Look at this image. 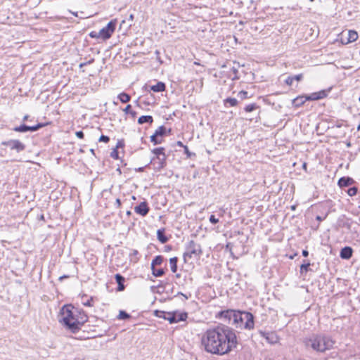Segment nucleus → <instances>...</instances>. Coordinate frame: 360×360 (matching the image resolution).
Masks as SVG:
<instances>
[{
	"mask_svg": "<svg viewBox=\"0 0 360 360\" xmlns=\"http://www.w3.org/2000/svg\"><path fill=\"white\" fill-rule=\"evenodd\" d=\"M238 344L235 330L223 323L207 329L201 338L202 348L213 355L229 354L237 347Z\"/></svg>",
	"mask_w": 360,
	"mask_h": 360,
	"instance_id": "1",
	"label": "nucleus"
},
{
	"mask_svg": "<svg viewBox=\"0 0 360 360\" xmlns=\"http://www.w3.org/2000/svg\"><path fill=\"white\" fill-rule=\"evenodd\" d=\"M302 342L306 349L321 353L331 349L335 344L331 337L323 334H311L304 338Z\"/></svg>",
	"mask_w": 360,
	"mask_h": 360,
	"instance_id": "2",
	"label": "nucleus"
},
{
	"mask_svg": "<svg viewBox=\"0 0 360 360\" xmlns=\"http://www.w3.org/2000/svg\"><path fill=\"white\" fill-rule=\"evenodd\" d=\"M60 313L64 326L73 333L78 332L75 321L79 313L78 309L71 304H68L63 307Z\"/></svg>",
	"mask_w": 360,
	"mask_h": 360,
	"instance_id": "3",
	"label": "nucleus"
},
{
	"mask_svg": "<svg viewBox=\"0 0 360 360\" xmlns=\"http://www.w3.org/2000/svg\"><path fill=\"white\" fill-rule=\"evenodd\" d=\"M232 325L236 328H244L252 330L254 328V316L252 313L248 311H236Z\"/></svg>",
	"mask_w": 360,
	"mask_h": 360,
	"instance_id": "4",
	"label": "nucleus"
},
{
	"mask_svg": "<svg viewBox=\"0 0 360 360\" xmlns=\"http://www.w3.org/2000/svg\"><path fill=\"white\" fill-rule=\"evenodd\" d=\"M202 254L201 245L194 240H190L186 246V252L184 253L183 257L185 262H187V258H199Z\"/></svg>",
	"mask_w": 360,
	"mask_h": 360,
	"instance_id": "5",
	"label": "nucleus"
},
{
	"mask_svg": "<svg viewBox=\"0 0 360 360\" xmlns=\"http://www.w3.org/2000/svg\"><path fill=\"white\" fill-rule=\"evenodd\" d=\"M117 22L116 19L111 20L105 27L99 31V34L101 35L103 40H107L111 37L115 30Z\"/></svg>",
	"mask_w": 360,
	"mask_h": 360,
	"instance_id": "6",
	"label": "nucleus"
},
{
	"mask_svg": "<svg viewBox=\"0 0 360 360\" xmlns=\"http://www.w3.org/2000/svg\"><path fill=\"white\" fill-rule=\"evenodd\" d=\"M1 146L8 147L11 150H15L17 153H20L25 150V145L18 139H10L4 141L1 143Z\"/></svg>",
	"mask_w": 360,
	"mask_h": 360,
	"instance_id": "7",
	"label": "nucleus"
},
{
	"mask_svg": "<svg viewBox=\"0 0 360 360\" xmlns=\"http://www.w3.org/2000/svg\"><path fill=\"white\" fill-rule=\"evenodd\" d=\"M164 315L166 316L165 319L169 321L170 323L185 321L188 316L186 312L179 313L177 311L167 312V314H165Z\"/></svg>",
	"mask_w": 360,
	"mask_h": 360,
	"instance_id": "8",
	"label": "nucleus"
},
{
	"mask_svg": "<svg viewBox=\"0 0 360 360\" xmlns=\"http://www.w3.org/2000/svg\"><path fill=\"white\" fill-rule=\"evenodd\" d=\"M45 125H46V124H44V123H38L33 126H28L25 124H22L20 126L13 127V130L14 131L20 132V133H25L27 131L34 132V131H37L39 129L42 128Z\"/></svg>",
	"mask_w": 360,
	"mask_h": 360,
	"instance_id": "9",
	"label": "nucleus"
},
{
	"mask_svg": "<svg viewBox=\"0 0 360 360\" xmlns=\"http://www.w3.org/2000/svg\"><path fill=\"white\" fill-rule=\"evenodd\" d=\"M236 311L232 309L223 310L217 314L216 317L228 324H232Z\"/></svg>",
	"mask_w": 360,
	"mask_h": 360,
	"instance_id": "10",
	"label": "nucleus"
},
{
	"mask_svg": "<svg viewBox=\"0 0 360 360\" xmlns=\"http://www.w3.org/2000/svg\"><path fill=\"white\" fill-rule=\"evenodd\" d=\"M330 89H328V90H321L318 92H314L312 94L305 96V100L318 101L328 96V94L330 91Z\"/></svg>",
	"mask_w": 360,
	"mask_h": 360,
	"instance_id": "11",
	"label": "nucleus"
},
{
	"mask_svg": "<svg viewBox=\"0 0 360 360\" xmlns=\"http://www.w3.org/2000/svg\"><path fill=\"white\" fill-rule=\"evenodd\" d=\"M149 211L150 207L146 201L141 202L134 207V212L142 217L146 216Z\"/></svg>",
	"mask_w": 360,
	"mask_h": 360,
	"instance_id": "12",
	"label": "nucleus"
},
{
	"mask_svg": "<svg viewBox=\"0 0 360 360\" xmlns=\"http://www.w3.org/2000/svg\"><path fill=\"white\" fill-rule=\"evenodd\" d=\"M88 320V316L85 314L84 311H79L77 314L75 321V325L78 328V331L80 330L81 326H82Z\"/></svg>",
	"mask_w": 360,
	"mask_h": 360,
	"instance_id": "13",
	"label": "nucleus"
},
{
	"mask_svg": "<svg viewBox=\"0 0 360 360\" xmlns=\"http://www.w3.org/2000/svg\"><path fill=\"white\" fill-rule=\"evenodd\" d=\"M353 250L349 246L342 248L340 252V257L343 259H349L352 257Z\"/></svg>",
	"mask_w": 360,
	"mask_h": 360,
	"instance_id": "14",
	"label": "nucleus"
},
{
	"mask_svg": "<svg viewBox=\"0 0 360 360\" xmlns=\"http://www.w3.org/2000/svg\"><path fill=\"white\" fill-rule=\"evenodd\" d=\"M353 183L354 180L352 178L349 176H343L338 180V184L340 188H342L347 187L352 185Z\"/></svg>",
	"mask_w": 360,
	"mask_h": 360,
	"instance_id": "15",
	"label": "nucleus"
},
{
	"mask_svg": "<svg viewBox=\"0 0 360 360\" xmlns=\"http://www.w3.org/2000/svg\"><path fill=\"white\" fill-rule=\"evenodd\" d=\"M115 281L117 283V291H122L124 290L125 286L124 285L125 278L120 274H117L115 276Z\"/></svg>",
	"mask_w": 360,
	"mask_h": 360,
	"instance_id": "16",
	"label": "nucleus"
},
{
	"mask_svg": "<svg viewBox=\"0 0 360 360\" xmlns=\"http://www.w3.org/2000/svg\"><path fill=\"white\" fill-rule=\"evenodd\" d=\"M157 238L162 244L166 243L169 240V238L165 235V229L164 228L157 231Z\"/></svg>",
	"mask_w": 360,
	"mask_h": 360,
	"instance_id": "17",
	"label": "nucleus"
},
{
	"mask_svg": "<svg viewBox=\"0 0 360 360\" xmlns=\"http://www.w3.org/2000/svg\"><path fill=\"white\" fill-rule=\"evenodd\" d=\"M166 89V85L162 82H158L156 84L150 86V90L154 92H162Z\"/></svg>",
	"mask_w": 360,
	"mask_h": 360,
	"instance_id": "18",
	"label": "nucleus"
},
{
	"mask_svg": "<svg viewBox=\"0 0 360 360\" xmlns=\"http://www.w3.org/2000/svg\"><path fill=\"white\" fill-rule=\"evenodd\" d=\"M153 122V117L151 115H142L139 117L138 123L143 124L145 123L151 124Z\"/></svg>",
	"mask_w": 360,
	"mask_h": 360,
	"instance_id": "19",
	"label": "nucleus"
},
{
	"mask_svg": "<svg viewBox=\"0 0 360 360\" xmlns=\"http://www.w3.org/2000/svg\"><path fill=\"white\" fill-rule=\"evenodd\" d=\"M306 101L307 100H305V96H297L292 100V105L295 107H300L305 103Z\"/></svg>",
	"mask_w": 360,
	"mask_h": 360,
	"instance_id": "20",
	"label": "nucleus"
},
{
	"mask_svg": "<svg viewBox=\"0 0 360 360\" xmlns=\"http://www.w3.org/2000/svg\"><path fill=\"white\" fill-rule=\"evenodd\" d=\"M238 103V100L235 98H227L224 100V104L226 107L228 105L231 107L236 106Z\"/></svg>",
	"mask_w": 360,
	"mask_h": 360,
	"instance_id": "21",
	"label": "nucleus"
},
{
	"mask_svg": "<svg viewBox=\"0 0 360 360\" xmlns=\"http://www.w3.org/2000/svg\"><path fill=\"white\" fill-rule=\"evenodd\" d=\"M178 257H174L169 259L170 266H171V271L173 273H176L177 271V262H178Z\"/></svg>",
	"mask_w": 360,
	"mask_h": 360,
	"instance_id": "22",
	"label": "nucleus"
},
{
	"mask_svg": "<svg viewBox=\"0 0 360 360\" xmlns=\"http://www.w3.org/2000/svg\"><path fill=\"white\" fill-rule=\"evenodd\" d=\"M118 98L122 103H126L130 101L131 96L124 92H122L118 95Z\"/></svg>",
	"mask_w": 360,
	"mask_h": 360,
	"instance_id": "23",
	"label": "nucleus"
},
{
	"mask_svg": "<svg viewBox=\"0 0 360 360\" xmlns=\"http://www.w3.org/2000/svg\"><path fill=\"white\" fill-rule=\"evenodd\" d=\"M163 262V257L162 255H158L155 257L151 262V269H153L154 266L160 265Z\"/></svg>",
	"mask_w": 360,
	"mask_h": 360,
	"instance_id": "24",
	"label": "nucleus"
},
{
	"mask_svg": "<svg viewBox=\"0 0 360 360\" xmlns=\"http://www.w3.org/2000/svg\"><path fill=\"white\" fill-rule=\"evenodd\" d=\"M155 135L159 137H163L167 134V129L165 126L159 127L155 131Z\"/></svg>",
	"mask_w": 360,
	"mask_h": 360,
	"instance_id": "25",
	"label": "nucleus"
},
{
	"mask_svg": "<svg viewBox=\"0 0 360 360\" xmlns=\"http://www.w3.org/2000/svg\"><path fill=\"white\" fill-rule=\"evenodd\" d=\"M348 35V42H354L358 39V33L354 30H349Z\"/></svg>",
	"mask_w": 360,
	"mask_h": 360,
	"instance_id": "26",
	"label": "nucleus"
},
{
	"mask_svg": "<svg viewBox=\"0 0 360 360\" xmlns=\"http://www.w3.org/2000/svg\"><path fill=\"white\" fill-rule=\"evenodd\" d=\"M159 162H158V169H161L162 168H164L166 165V159H167V157H166V155H163L162 156H160L159 158H156Z\"/></svg>",
	"mask_w": 360,
	"mask_h": 360,
	"instance_id": "27",
	"label": "nucleus"
},
{
	"mask_svg": "<svg viewBox=\"0 0 360 360\" xmlns=\"http://www.w3.org/2000/svg\"><path fill=\"white\" fill-rule=\"evenodd\" d=\"M165 148L159 147V148H154L152 150V153L155 155L156 158H159L160 156H162L165 154Z\"/></svg>",
	"mask_w": 360,
	"mask_h": 360,
	"instance_id": "28",
	"label": "nucleus"
},
{
	"mask_svg": "<svg viewBox=\"0 0 360 360\" xmlns=\"http://www.w3.org/2000/svg\"><path fill=\"white\" fill-rule=\"evenodd\" d=\"M152 270V274L155 276V277H160L162 276H163L165 274V270L163 269H155V267L154 266L153 269H151Z\"/></svg>",
	"mask_w": 360,
	"mask_h": 360,
	"instance_id": "29",
	"label": "nucleus"
},
{
	"mask_svg": "<svg viewBox=\"0 0 360 360\" xmlns=\"http://www.w3.org/2000/svg\"><path fill=\"white\" fill-rule=\"evenodd\" d=\"M311 264L309 261L304 260V263L300 266V273L307 272L309 269Z\"/></svg>",
	"mask_w": 360,
	"mask_h": 360,
	"instance_id": "30",
	"label": "nucleus"
},
{
	"mask_svg": "<svg viewBox=\"0 0 360 360\" xmlns=\"http://www.w3.org/2000/svg\"><path fill=\"white\" fill-rule=\"evenodd\" d=\"M257 108H259V106L256 103H251V104L247 105L245 107L244 110L247 112H252V111L257 110Z\"/></svg>",
	"mask_w": 360,
	"mask_h": 360,
	"instance_id": "31",
	"label": "nucleus"
},
{
	"mask_svg": "<svg viewBox=\"0 0 360 360\" xmlns=\"http://www.w3.org/2000/svg\"><path fill=\"white\" fill-rule=\"evenodd\" d=\"M150 141L154 145H158V144H160L162 143V139H160L159 136L155 135V133H154L152 136H150Z\"/></svg>",
	"mask_w": 360,
	"mask_h": 360,
	"instance_id": "32",
	"label": "nucleus"
},
{
	"mask_svg": "<svg viewBox=\"0 0 360 360\" xmlns=\"http://www.w3.org/2000/svg\"><path fill=\"white\" fill-rule=\"evenodd\" d=\"M124 112L126 114H130L132 117H136V112L131 110V105L130 104H128L125 108L124 109Z\"/></svg>",
	"mask_w": 360,
	"mask_h": 360,
	"instance_id": "33",
	"label": "nucleus"
},
{
	"mask_svg": "<svg viewBox=\"0 0 360 360\" xmlns=\"http://www.w3.org/2000/svg\"><path fill=\"white\" fill-rule=\"evenodd\" d=\"M131 317L130 314L127 313L125 311L120 310L117 318L120 320H126Z\"/></svg>",
	"mask_w": 360,
	"mask_h": 360,
	"instance_id": "34",
	"label": "nucleus"
},
{
	"mask_svg": "<svg viewBox=\"0 0 360 360\" xmlns=\"http://www.w3.org/2000/svg\"><path fill=\"white\" fill-rule=\"evenodd\" d=\"M358 189L356 187L353 186L348 189L347 193L349 196H354L356 195Z\"/></svg>",
	"mask_w": 360,
	"mask_h": 360,
	"instance_id": "35",
	"label": "nucleus"
},
{
	"mask_svg": "<svg viewBox=\"0 0 360 360\" xmlns=\"http://www.w3.org/2000/svg\"><path fill=\"white\" fill-rule=\"evenodd\" d=\"M89 35L91 38L101 39V35L99 34V31H91Z\"/></svg>",
	"mask_w": 360,
	"mask_h": 360,
	"instance_id": "36",
	"label": "nucleus"
},
{
	"mask_svg": "<svg viewBox=\"0 0 360 360\" xmlns=\"http://www.w3.org/2000/svg\"><path fill=\"white\" fill-rule=\"evenodd\" d=\"M155 315L159 317V318H162L165 319V317H166V316H165L164 314H167V312L166 311H159V310H156L155 311Z\"/></svg>",
	"mask_w": 360,
	"mask_h": 360,
	"instance_id": "37",
	"label": "nucleus"
},
{
	"mask_svg": "<svg viewBox=\"0 0 360 360\" xmlns=\"http://www.w3.org/2000/svg\"><path fill=\"white\" fill-rule=\"evenodd\" d=\"M209 221L211 224H216L219 222V219L216 218L214 215L212 214L209 218Z\"/></svg>",
	"mask_w": 360,
	"mask_h": 360,
	"instance_id": "38",
	"label": "nucleus"
},
{
	"mask_svg": "<svg viewBox=\"0 0 360 360\" xmlns=\"http://www.w3.org/2000/svg\"><path fill=\"white\" fill-rule=\"evenodd\" d=\"M238 96L243 100V99H245L247 98L248 96V92L245 91H240Z\"/></svg>",
	"mask_w": 360,
	"mask_h": 360,
	"instance_id": "39",
	"label": "nucleus"
},
{
	"mask_svg": "<svg viewBox=\"0 0 360 360\" xmlns=\"http://www.w3.org/2000/svg\"><path fill=\"white\" fill-rule=\"evenodd\" d=\"M100 142L108 143L110 141V138L105 135H101L98 140Z\"/></svg>",
	"mask_w": 360,
	"mask_h": 360,
	"instance_id": "40",
	"label": "nucleus"
},
{
	"mask_svg": "<svg viewBox=\"0 0 360 360\" xmlns=\"http://www.w3.org/2000/svg\"><path fill=\"white\" fill-rule=\"evenodd\" d=\"M184 152L186 154L188 158H191L192 156H195V154L194 153H191L189 151L188 146H184Z\"/></svg>",
	"mask_w": 360,
	"mask_h": 360,
	"instance_id": "41",
	"label": "nucleus"
},
{
	"mask_svg": "<svg viewBox=\"0 0 360 360\" xmlns=\"http://www.w3.org/2000/svg\"><path fill=\"white\" fill-rule=\"evenodd\" d=\"M292 79L295 81H297V82H300L302 79L303 78V75L302 74H298V75H293L292 76Z\"/></svg>",
	"mask_w": 360,
	"mask_h": 360,
	"instance_id": "42",
	"label": "nucleus"
},
{
	"mask_svg": "<svg viewBox=\"0 0 360 360\" xmlns=\"http://www.w3.org/2000/svg\"><path fill=\"white\" fill-rule=\"evenodd\" d=\"M293 82H294V80L292 79V76L288 77L286 78V79L285 80V84L289 86H291Z\"/></svg>",
	"mask_w": 360,
	"mask_h": 360,
	"instance_id": "43",
	"label": "nucleus"
},
{
	"mask_svg": "<svg viewBox=\"0 0 360 360\" xmlns=\"http://www.w3.org/2000/svg\"><path fill=\"white\" fill-rule=\"evenodd\" d=\"M110 156L114 159H118V152L117 150H114L111 152Z\"/></svg>",
	"mask_w": 360,
	"mask_h": 360,
	"instance_id": "44",
	"label": "nucleus"
},
{
	"mask_svg": "<svg viewBox=\"0 0 360 360\" xmlns=\"http://www.w3.org/2000/svg\"><path fill=\"white\" fill-rule=\"evenodd\" d=\"M92 302H93V298L91 297L86 302H84V305L86 306V307H91L93 305Z\"/></svg>",
	"mask_w": 360,
	"mask_h": 360,
	"instance_id": "45",
	"label": "nucleus"
},
{
	"mask_svg": "<svg viewBox=\"0 0 360 360\" xmlns=\"http://www.w3.org/2000/svg\"><path fill=\"white\" fill-rule=\"evenodd\" d=\"M76 136L79 139H83L84 136V134L82 131H78L76 132Z\"/></svg>",
	"mask_w": 360,
	"mask_h": 360,
	"instance_id": "46",
	"label": "nucleus"
},
{
	"mask_svg": "<svg viewBox=\"0 0 360 360\" xmlns=\"http://www.w3.org/2000/svg\"><path fill=\"white\" fill-rule=\"evenodd\" d=\"M172 250V245H167L165 246V252H169V251H171Z\"/></svg>",
	"mask_w": 360,
	"mask_h": 360,
	"instance_id": "47",
	"label": "nucleus"
},
{
	"mask_svg": "<svg viewBox=\"0 0 360 360\" xmlns=\"http://www.w3.org/2000/svg\"><path fill=\"white\" fill-rule=\"evenodd\" d=\"M302 254L306 257L309 255V252L307 250H303Z\"/></svg>",
	"mask_w": 360,
	"mask_h": 360,
	"instance_id": "48",
	"label": "nucleus"
},
{
	"mask_svg": "<svg viewBox=\"0 0 360 360\" xmlns=\"http://www.w3.org/2000/svg\"><path fill=\"white\" fill-rule=\"evenodd\" d=\"M325 218H326V217H322L321 216H316V220L319 221H321L324 220Z\"/></svg>",
	"mask_w": 360,
	"mask_h": 360,
	"instance_id": "49",
	"label": "nucleus"
},
{
	"mask_svg": "<svg viewBox=\"0 0 360 360\" xmlns=\"http://www.w3.org/2000/svg\"><path fill=\"white\" fill-rule=\"evenodd\" d=\"M68 278H69V276L63 275V276H61L59 277V281H62L63 279Z\"/></svg>",
	"mask_w": 360,
	"mask_h": 360,
	"instance_id": "50",
	"label": "nucleus"
},
{
	"mask_svg": "<svg viewBox=\"0 0 360 360\" xmlns=\"http://www.w3.org/2000/svg\"><path fill=\"white\" fill-rule=\"evenodd\" d=\"M94 62V58H91V60H89V61L87 62H85L84 63H86V65H89V64H91Z\"/></svg>",
	"mask_w": 360,
	"mask_h": 360,
	"instance_id": "51",
	"label": "nucleus"
},
{
	"mask_svg": "<svg viewBox=\"0 0 360 360\" xmlns=\"http://www.w3.org/2000/svg\"><path fill=\"white\" fill-rule=\"evenodd\" d=\"M94 62V58H91V60H89V61L87 62H85L84 63H86V65H89V64H91Z\"/></svg>",
	"mask_w": 360,
	"mask_h": 360,
	"instance_id": "52",
	"label": "nucleus"
},
{
	"mask_svg": "<svg viewBox=\"0 0 360 360\" xmlns=\"http://www.w3.org/2000/svg\"><path fill=\"white\" fill-rule=\"evenodd\" d=\"M177 146H180V147H183L184 148V146H185V145H184V143H183L181 141H177Z\"/></svg>",
	"mask_w": 360,
	"mask_h": 360,
	"instance_id": "53",
	"label": "nucleus"
},
{
	"mask_svg": "<svg viewBox=\"0 0 360 360\" xmlns=\"http://www.w3.org/2000/svg\"><path fill=\"white\" fill-rule=\"evenodd\" d=\"M134 14H130L129 16L128 20H130V21L132 22L134 20Z\"/></svg>",
	"mask_w": 360,
	"mask_h": 360,
	"instance_id": "54",
	"label": "nucleus"
},
{
	"mask_svg": "<svg viewBox=\"0 0 360 360\" xmlns=\"http://www.w3.org/2000/svg\"><path fill=\"white\" fill-rule=\"evenodd\" d=\"M29 117H30V116H29L28 115H25L23 117L22 120H23L24 122H25V121L28 120Z\"/></svg>",
	"mask_w": 360,
	"mask_h": 360,
	"instance_id": "55",
	"label": "nucleus"
},
{
	"mask_svg": "<svg viewBox=\"0 0 360 360\" xmlns=\"http://www.w3.org/2000/svg\"><path fill=\"white\" fill-rule=\"evenodd\" d=\"M116 203L117 204L118 206H120L121 200L119 198L116 199Z\"/></svg>",
	"mask_w": 360,
	"mask_h": 360,
	"instance_id": "56",
	"label": "nucleus"
},
{
	"mask_svg": "<svg viewBox=\"0 0 360 360\" xmlns=\"http://www.w3.org/2000/svg\"><path fill=\"white\" fill-rule=\"evenodd\" d=\"M138 254H139V252L136 250H134L131 255H136Z\"/></svg>",
	"mask_w": 360,
	"mask_h": 360,
	"instance_id": "57",
	"label": "nucleus"
},
{
	"mask_svg": "<svg viewBox=\"0 0 360 360\" xmlns=\"http://www.w3.org/2000/svg\"><path fill=\"white\" fill-rule=\"evenodd\" d=\"M307 163H306V162H304V163L302 165V167H303V169L306 170V169H307Z\"/></svg>",
	"mask_w": 360,
	"mask_h": 360,
	"instance_id": "58",
	"label": "nucleus"
},
{
	"mask_svg": "<svg viewBox=\"0 0 360 360\" xmlns=\"http://www.w3.org/2000/svg\"><path fill=\"white\" fill-rule=\"evenodd\" d=\"M85 65H86V63H82L79 64V68H82V67H84Z\"/></svg>",
	"mask_w": 360,
	"mask_h": 360,
	"instance_id": "59",
	"label": "nucleus"
},
{
	"mask_svg": "<svg viewBox=\"0 0 360 360\" xmlns=\"http://www.w3.org/2000/svg\"><path fill=\"white\" fill-rule=\"evenodd\" d=\"M138 170H139V172H142V171L143 170V167H140V168H139V169H138Z\"/></svg>",
	"mask_w": 360,
	"mask_h": 360,
	"instance_id": "60",
	"label": "nucleus"
},
{
	"mask_svg": "<svg viewBox=\"0 0 360 360\" xmlns=\"http://www.w3.org/2000/svg\"><path fill=\"white\" fill-rule=\"evenodd\" d=\"M90 151H91V153L94 154V149H91Z\"/></svg>",
	"mask_w": 360,
	"mask_h": 360,
	"instance_id": "61",
	"label": "nucleus"
},
{
	"mask_svg": "<svg viewBox=\"0 0 360 360\" xmlns=\"http://www.w3.org/2000/svg\"><path fill=\"white\" fill-rule=\"evenodd\" d=\"M120 146H121V143L118 142L117 147H120Z\"/></svg>",
	"mask_w": 360,
	"mask_h": 360,
	"instance_id": "62",
	"label": "nucleus"
},
{
	"mask_svg": "<svg viewBox=\"0 0 360 360\" xmlns=\"http://www.w3.org/2000/svg\"><path fill=\"white\" fill-rule=\"evenodd\" d=\"M357 130L359 131L360 130V124L358 125L357 127Z\"/></svg>",
	"mask_w": 360,
	"mask_h": 360,
	"instance_id": "63",
	"label": "nucleus"
},
{
	"mask_svg": "<svg viewBox=\"0 0 360 360\" xmlns=\"http://www.w3.org/2000/svg\"><path fill=\"white\" fill-rule=\"evenodd\" d=\"M291 209H292V210H294L295 209V205L292 206V207H291Z\"/></svg>",
	"mask_w": 360,
	"mask_h": 360,
	"instance_id": "64",
	"label": "nucleus"
}]
</instances>
